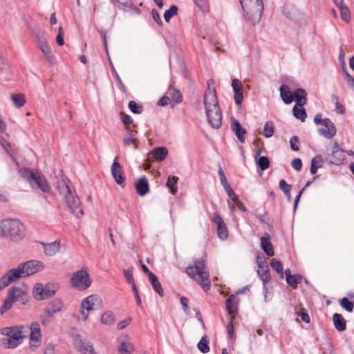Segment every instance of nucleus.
Here are the masks:
<instances>
[{
	"mask_svg": "<svg viewBox=\"0 0 354 354\" xmlns=\"http://www.w3.org/2000/svg\"><path fill=\"white\" fill-rule=\"evenodd\" d=\"M59 192L63 196L64 201L67 207L77 217H81L84 214L83 209L81 208L80 200L75 191L65 183L62 182L59 184Z\"/></svg>",
	"mask_w": 354,
	"mask_h": 354,
	"instance_id": "7ed1b4c3",
	"label": "nucleus"
},
{
	"mask_svg": "<svg viewBox=\"0 0 354 354\" xmlns=\"http://www.w3.org/2000/svg\"><path fill=\"white\" fill-rule=\"evenodd\" d=\"M206 115L209 124L214 129H218L222 124V113L219 107L208 109Z\"/></svg>",
	"mask_w": 354,
	"mask_h": 354,
	"instance_id": "2eb2a0df",
	"label": "nucleus"
},
{
	"mask_svg": "<svg viewBox=\"0 0 354 354\" xmlns=\"http://www.w3.org/2000/svg\"><path fill=\"white\" fill-rule=\"evenodd\" d=\"M293 115L294 116L300 120L301 122H304L306 118V113L303 106H299L298 105H295L293 109Z\"/></svg>",
	"mask_w": 354,
	"mask_h": 354,
	"instance_id": "58836bf2",
	"label": "nucleus"
},
{
	"mask_svg": "<svg viewBox=\"0 0 354 354\" xmlns=\"http://www.w3.org/2000/svg\"><path fill=\"white\" fill-rule=\"evenodd\" d=\"M279 91L281 97L285 104H289L293 101V92L290 91L288 86H281Z\"/></svg>",
	"mask_w": 354,
	"mask_h": 354,
	"instance_id": "c85d7f7f",
	"label": "nucleus"
},
{
	"mask_svg": "<svg viewBox=\"0 0 354 354\" xmlns=\"http://www.w3.org/2000/svg\"><path fill=\"white\" fill-rule=\"evenodd\" d=\"M91 282L89 274L84 268L75 272L71 279V286L80 290H86L91 286Z\"/></svg>",
	"mask_w": 354,
	"mask_h": 354,
	"instance_id": "1a4fd4ad",
	"label": "nucleus"
},
{
	"mask_svg": "<svg viewBox=\"0 0 354 354\" xmlns=\"http://www.w3.org/2000/svg\"><path fill=\"white\" fill-rule=\"evenodd\" d=\"M124 275L127 281V282L131 284L135 282L133 277V268L125 269L123 270Z\"/></svg>",
	"mask_w": 354,
	"mask_h": 354,
	"instance_id": "13d9d810",
	"label": "nucleus"
},
{
	"mask_svg": "<svg viewBox=\"0 0 354 354\" xmlns=\"http://www.w3.org/2000/svg\"><path fill=\"white\" fill-rule=\"evenodd\" d=\"M178 7L175 5H172L169 10H167L164 13V18L166 22H169L171 18L177 15Z\"/></svg>",
	"mask_w": 354,
	"mask_h": 354,
	"instance_id": "de8ad7c7",
	"label": "nucleus"
},
{
	"mask_svg": "<svg viewBox=\"0 0 354 354\" xmlns=\"http://www.w3.org/2000/svg\"><path fill=\"white\" fill-rule=\"evenodd\" d=\"M323 165V158L322 156L317 155L311 160L310 164V173L311 174H315L318 169L321 168Z\"/></svg>",
	"mask_w": 354,
	"mask_h": 354,
	"instance_id": "c9c22d12",
	"label": "nucleus"
},
{
	"mask_svg": "<svg viewBox=\"0 0 354 354\" xmlns=\"http://www.w3.org/2000/svg\"><path fill=\"white\" fill-rule=\"evenodd\" d=\"M274 131V127L272 122H267L263 128V136L266 138H270L273 136Z\"/></svg>",
	"mask_w": 354,
	"mask_h": 354,
	"instance_id": "49530a36",
	"label": "nucleus"
},
{
	"mask_svg": "<svg viewBox=\"0 0 354 354\" xmlns=\"http://www.w3.org/2000/svg\"><path fill=\"white\" fill-rule=\"evenodd\" d=\"M270 239V234L268 232H265L261 238V248L267 255L272 257L274 255V252Z\"/></svg>",
	"mask_w": 354,
	"mask_h": 354,
	"instance_id": "4be33fe9",
	"label": "nucleus"
},
{
	"mask_svg": "<svg viewBox=\"0 0 354 354\" xmlns=\"http://www.w3.org/2000/svg\"><path fill=\"white\" fill-rule=\"evenodd\" d=\"M115 322V317L114 313L111 310H106L102 313L100 319V322L103 325L111 326Z\"/></svg>",
	"mask_w": 354,
	"mask_h": 354,
	"instance_id": "7c9ffc66",
	"label": "nucleus"
},
{
	"mask_svg": "<svg viewBox=\"0 0 354 354\" xmlns=\"http://www.w3.org/2000/svg\"><path fill=\"white\" fill-rule=\"evenodd\" d=\"M212 221L214 223H216L217 225V226L221 225L225 223L223 220V218H221V216L219 214H216V213H215V214H214L212 215Z\"/></svg>",
	"mask_w": 354,
	"mask_h": 354,
	"instance_id": "338daca9",
	"label": "nucleus"
},
{
	"mask_svg": "<svg viewBox=\"0 0 354 354\" xmlns=\"http://www.w3.org/2000/svg\"><path fill=\"white\" fill-rule=\"evenodd\" d=\"M248 6L246 8L242 6L245 19L253 25L259 23L264 9L263 0H261L260 2L256 1L250 3Z\"/></svg>",
	"mask_w": 354,
	"mask_h": 354,
	"instance_id": "6e6552de",
	"label": "nucleus"
},
{
	"mask_svg": "<svg viewBox=\"0 0 354 354\" xmlns=\"http://www.w3.org/2000/svg\"><path fill=\"white\" fill-rule=\"evenodd\" d=\"M314 122L317 125L322 124L323 126H327L330 129L327 133L326 131L318 129V133L320 136H322L327 139H331L336 135L337 129L335 124L328 118L323 119L321 113L315 115L314 118Z\"/></svg>",
	"mask_w": 354,
	"mask_h": 354,
	"instance_id": "9d476101",
	"label": "nucleus"
},
{
	"mask_svg": "<svg viewBox=\"0 0 354 354\" xmlns=\"http://www.w3.org/2000/svg\"><path fill=\"white\" fill-rule=\"evenodd\" d=\"M189 299L185 297H180V304L183 306V310L186 314L189 313V306H188Z\"/></svg>",
	"mask_w": 354,
	"mask_h": 354,
	"instance_id": "69168bd1",
	"label": "nucleus"
},
{
	"mask_svg": "<svg viewBox=\"0 0 354 354\" xmlns=\"http://www.w3.org/2000/svg\"><path fill=\"white\" fill-rule=\"evenodd\" d=\"M101 304L102 299L97 295H91L86 297L81 302L78 319L86 322L88 319L90 312L100 306Z\"/></svg>",
	"mask_w": 354,
	"mask_h": 354,
	"instance_id": "0eeeda50",
	"label": "nucleus"
},
{
	"mask_svg": "<svg viewBox=\"0 0 354 354\" xmlns=\"http://www.w3.org/2000/svg\"><path fill=\"white\" fill-rule=\"evenodd\" d=\"M338 8L340 11L342 19L346 23H349L351 21V12L348 8L344 4Z\"/></svg>",
	"mask_w": 354,
	"mask_h": 354,
	"instance_id": "79ce46f5",
	"label": "nucleus"
},
{
	"mask_svg": "<svg viewBox=\"0 0 354 354\" xmlns=\"http://www.w3.org/2000/svg\"><path fill=\"white\" fill-rule=\"evenodd\" d=\"M340 305L342 308H344L346 310L351 313L353 311V304L348 300V298L344 297L342 299L340 300Z\"/></svg>",
	"mask_w": 354,
	"mask_h": 354,
	"instance_id": "864d4df0",
	"label": "nucleus"
},
{
	"mask_svg": "<svg viewBox=\"0 0 354 354\" xmlns=\"http://www.w3.org/2000/svg\"><path fill=\"white\" fill-rule=\"evenodd\" d=\"M42 245L46 255L49 257L54 256L60 249V243L57 241L46 244L43 243Z\"/></svg>",
	"mask_w": 354,
	"mask_h": 354,
	"instance_id": "cd10ccee",
	"label": "nucleus"
},
{
	"mask_svg": "<svg viewBox=\"0 0 354 354\" xmlns=\"http://www.w3.org/2000/svg\"><path fill=\"white\" fill-rule=\"evenodd\" d=\"M262 149H259L255 155V158L257 161V166L263 171L267 169L270 167V161L266 156H260L257 158L258 156H260L261 153Z\"/></svg>",
	"mask_w": 354,
	"mask_h": 354,
	"instance_id": "c756f323",
	"label": "nucleus"
},
{
	"mask_svg": "<svg viewBox=\"0 0 354 354\" xmlns=\"http://www.w3.org/2000/svg\"><path fill=\"white\" fill-rule=\"evenodd\" d=\"M22 326H14L10 327H5L1 329V333L3 335L8 336L2 340L3 344L6 348H14L17 347L23 338Z\"/></svg>",
	"mask_w": 354,
	"mask_h": 354,
	"instance_id": "423d86ee",
	"label": "nucleus"
},
{
	"mask_svg": "<svg viewBox=\"0 0 354 354\" xmlns=\"http://www.w3.org/2000/svg\"><path fill=\"white\" fill-rule=\"evenodd\" d=\"M344 151H332L327 154L326 159L330 164L340 165L345 160Z\"/></svg>",
	"mask_w": 354,
	"mask_h": 354,
	"instance_id": "412c9836",
	"label": "nucleus"
},
{
	"mask_svg": "<svg viewBox=\"0 0 354 354\" xmlns=\"http://www.w3.org/2000/svg\"><path fill=\"white\" fill-rule=\"evenodd\" d=\"M344 74L348 85L351 88L354 90V77H352L346 71H344Z\"/></svg>",
	"mask_w": 354,
	"mask_h": 354,
	"instance_id": "774afa93",
	"label": "nucleus"
},
{
	"mask_svg": "<svg viewBox=\"0 0 354 354\" xmlns=\"http://www.w3.org/2000/svg\"><path fill=\"white\" fill-rule=\"evenodd\" d=\"M232 86L234 93V101L237 105H241L243 102V85L238 79H234L232 82Z\"/></svg>",
	"mask_w": 354,
	"mask_h": 354,
	"instance_id": "aec40b11",
	"label": "nucleus"
},
{
	"mask_svg": "<svg viewBox=\"0 0 354 354\" xmlns=\"http://www.w3.org/2000/svg\"><path fill=\"white\" fill-rule=\"evenodd\" d=\"M286 281L292 288H296L299 283L297 275H288L287 277Z\"/></svg>",
	"mask_w": 354,
	"mask_h": 354,
	"instance_id": "4d7b16f0",
	"label": "nucleus"
},
{
	"mask_svg": "<svg viewBox=\"0 0 354 354\" xmlns=\"http://www.w3.org/2000/svg\"><path fill=\"white\" fill-rule=\"evenodd\" d=\"M10 98L15 106L18 109L24 106L26 102L25 95L22 93H13Z\"/></svg>",
	"mask_w": 354,
	"mask_h": 354,
	"instance_id": "473e14b6",
	"label": "nucleus"
},
{
	"mask_svg": "<svg viewBox=\"0 0 354 354\" xmlns=\"http://www.w3.org/2000/svg\"><path fill=\"white\" fill-rule=\"evenodd\" d=\"M28 286L25 284L12 286L9 288L6 299L3 306L0 308V313L3 315L6 311L10 310L15 301H20L25 304L27 301Z\"/></svg>",
	"mask_w": 354,
	"mask_h": 354,
	"instance_id": "20e7f679",
	"label": "nucleus"
},
{
	"mask_svg": "<svg viewBox=\"0 0 354 354\" xmlns=\"http://www.w3.org/2000/svg\"><path fill=\"white\" fill-rule=\"evenodd\" d=\"M169 151L165 147H158L149 152V161H163L168 156Z\"/></svg>",
	"mask_w": 354,
	"mask_h": 354,
	"instance_id": "f3484780",
	"label": "nucleus"
},
{
	"mask_svg": "<svg viewBox=\"0 0 354 354\" xmlns=\"http://www.w3.org/2000/svg\"><path fill=\"white\" fill-rule=\"evenodd\" d=\"M135 348L132 343L125 341H121L118 346V351L120 354L131 353L133 352Z\"/></svg>",
	"mask_w": 354,
	"mask_h": 354,
	"instance_id": "e433bc0d",
	"label": "nucleus"
},
{
	"mask_svg": "<svg viewBox=\"0 0 354 354\" xmlns=\"http://www.w3.org/2000/svg\"><path fill=\"white\" fill-rule=\"evenodd\" d=\"M149 279L154 290L160 295L163 296L164 291L157 277L153 273H150Z\"/></svg>",
	"mask_w": 354,
	"mask_h": 354,
	"instance_id": "72a5a7b5",
	"label": "nucleus"
},
{
	"mask_svg": "<svg viewBox=\"0 0 354 354\" xmlns=\"http://www.w3.org/2000/svg\"><path fill=\"white\" fill-rule=\"evenodd\" d=\"M0 145L6 150V151L10 156L13 161H16L15 158L11 152V145L10 142L2 136H0Z\"/></svg>",
	"mask_w": 354,
	"mask_h": 354,
	"instance_id": "a18cd8bd",
	"label": "nucleus"
},
{
	"mask_svg": "<svg viewBox=\"0 0 354 354\" xmlns=\"http://www.w3.org/2000/svg\"><path fill=\"white\" fill-rule=\"evenodd\" d=\"M167 94L169 95L173 101L176 103L178 104L182 102L183 96L180 91L174 88H170L167 92Z\"/></svg>",
	"mask_w": 354,
	"mask_h": 354,
	"instance_id": "37998d69",
	"label": "nucleus"
},
{
	"mask_svg": "<svg viewBox=\"0 0 354 354\" xmlns=\"http://www.w3.org/2000/svg\"><path fill=\"white\" fill-rule=\"evenodd\" d=\"M127 131L129 133V137L124 138L123 139V142L125 145L129 146L134 142V139L133 137L134 134L136 133V131L134 129H129V131Z\"/></svg>",
	"mask_w": 354,
	"mask_h": 354,
	"instance_id": "052dcab7",
	"label": "nucleus"
},
{
	"mask_svg": "<svg viewBox=\"0 0 354 354\" xmlns=\"http://www.w3.org/2000/svg\"><path fill=\"white\" fill-rule=\"evenodd\" d=\"M290 145L292 150L298 151L299 149V139L297 136H292L290 140Z\"/></svg>",
	"mask_w": 354,
	"mask_h": 354,
	"instance_id": "680f3d73",
	"label": "nucleus"
},
{
	"mask_svg": "<svg viewBox=\"0 0 354 354\" xmlns=\"http://www.w3.org/2000/svg\"><path fill=\"white\" fill-rule=\"evenodd\" d=\"M41 334L39 324L34 322L30 326V347H38L41 343Z\"/></svg>",
	"mask_w": 354,
	"mask_h": 354,
	"instance_id": "6ab92c4d",
	"label": "nucleus"
},
{
	"mask_svg": "<svg viewBox=\"0 0 354 354\" xmlns=\"http://www.w3.org/2000/svg\"><path fill=\"white\" fill-rule=\"evenodd\" d=\"M0 227L3 236L12 241H19L25 236V227L18 219H4L1 221Z\"/></svg>",
	"mask_w": 354,
	"mask_h": 354,
	"instance_id": "f03ea898",
	"label": "nucleus"
},
{
	"mask_svg": "<svg viewBox=\"0 0 354 354\" xmlns=\"http://www.w3.org/2000/svg\"><path fill=\"white\" fill-rule=\"evenodd\" d=\"M334 325L339 331H344L346 329V321L342 315L335 313L333 316Z\"/></svg>",
	"mask_w": 354,
	"mask_h": 354,
	"instance_id": "f704fd0d",
	"label": "nucleus"
},
{
	"mask_svg": "<svg viewBox=\"0 0 354 354\" xmlns=\"http://www.w3.org/2000/svg\"><path fill=\"white\" fill-rule=\"evenodd\" d=\"M111 174L115 181L118 185H122L124 183V178L123 176L122 171L120 165L118 161L117 157L115 158L111 166Z\"/></svg>",
	"mask_w": 354,
	"mask_h": 354,
	"instance_id": "5701e85b",
	"label": "nucleus"
},
{
	"mask_svg": "<svg viewBox=\"0 0 354 354\" xmlns=\"http://www.w3.org/2000/svg\"><path fill=\"white\" fill-rule=\"evenodd\" d=\"M21 277L25 276L20 265L17 268L10 269L0 279V290Z\"/></svg>",
	"mask_w": 354,
	"mask_h": 354,
	"instance_id": "9b49d317",
	"label": "nucleus"
},
{
	"mask_svg": "<svg viewBox=\"0 0 354 354\" xmlns=\"http://www.w3.org/2000/svg\"><path fill=\"white\" fill-rule=\"evenodd\" d=\"M186 271L188 275L194 279L205 291L209 289L211 286L209 274L203 259L195 261L193 266L187 268Z\"/></svg>",
	"mask_w": 354,
	"mask_h": 354,
	"instance_id": "f257e3e1",
	"label": "nucleus"
},
{
	"mask_svg": "<svg viewBox=\"0 0 354 354\" xmlns=\"http://www.w3.org/2000/svg\"><path fill=\"white\" fill-rule=\"evenodd\" d=\"M64 30L62 26L59 28V32L56 37V41L59 46H63L64 44V40L63 37Z\"/></svg>",
	"mask_w": 354,
	"mask_h": 354,
	"instance_id": "e2e57ef3",
	"label": "nucleus"
},
{
	"mask_svg": "<svg viewBox=\"0 0 354 354\" xmlns=\"http://www.w3.org/2000/svg\"><path fill=\"white\" fill-rule=\"evenodd\" d=\"M36 41L37 47L44 53V57L48 61L53 60L55 57L51 53L50 47L44 33L37 34Z\"/></svg>",
	"mask_w": 354,
	"mask_h": 354,
	"instance_id": "4468645a",
	"label": "nucleus"
},
{
	"mask_svg": "<svg viewBox=\"0 0 354 354\" xmlns=\"http://www.w3.org/2000/svg\"><path fill=\"white\" fill-rule=\"evenodd\" d=\"M129 109L133 113L140 114L142 112V106L137 104L135 101H130L128 104Z\"/></svg>",
	"mask_w": 354,
	"mask_h": 354,
	"instance_id": "603ef678",
	"label": "nucleus"
},
{
	"mask_svg": "<svg viewBox=\"0 0 354 354\" xmlns=\"http://www.w3.org/2000/svg\"><path fill=\"white\" fill-rule=\"evenodd\" d=\"M231 128L236 136L238 140L241 142H244L245 140V136L246 131L242 127L241 123L238 120L233 119L231 122Z\"/></svg>",
	"mask_w": 354,
	"mask_h": 354,
	"instance_id": "b1692460",
	"label": "nucleus"
},
{
	"mask_svg": "<svg viewBox=\"0 0 354 354\" xmlns=\"http://www.w3.org/2000/svg\"><path fill=\"white\" fill-rule=\"evenodd\" d=\"M218 176H219V178H220V180H221V185H223V188L225 189H227V187H230V185H229L227 180V178L225 176V174H224V171L222 169L221 167H219L218 169Z\"/></svg>",
	"mask_w": 354,
	"mask_h": 354,
	"instance_id": "6e6d98bb",
	"label": "nucleus"
},
{
	"mask_svg": "<svg viewBox=\"0 0 354 354\" xmlns=\"http://www.w3.org/2000/svg\"><path fill=\"white\" fill-rule=\"evenodd\" d=\"M33 295L35 299L41 300L52 295L48 293L46 286L44 288L41 283H36L33 288Z\"/></svg>",
	"mask_w": 354,
	"mask_h": 354,
	"instance_id": "a878e982",
	"label": "nucleus"
},
{
	"mask_svg": "<svg viewBox=\"0 0 354 354\" xmlns=\"http://www.w3.org/2000/svg\"><path fill=\"white\" fill-rule=\"evenodd\" d=\"M279 188L285 194H288V192L291 191V185L288 184L283 179L279 181Z\"/></svg>",
	"mask_w": 354,
	"mask_h": 354,
	"instance_id": "bf43d9fd",
	"label": "nucleus"
},
{
	"mask_svg": "<svg viewBox=\"0 0 354 354\" xmlns=\"http://www.w3.org/2000/svg\"><path fill=\"white\" fill-rule=\"evenodd\" d=\"M63 308V303L60 299H55L52 301L48 307L46 308L52 313L55 314L59 312Z\"/></svg>",
	"mask_w": 354,
	"mask_h": 354,
	"instance_id": "ea45409f",
	"label": "nucleus"
},
{
	"mask_svg": "<svg viewBox=\"0 0 354 354\" xmlns=\"http://www.w3.org/2000/svg\"><path fill=\"white\" fill-rule=\"evenodd\" d=\"M217 233L218 237L222 240H226L228 237V230L226 225L224 223L217 226Z\"/></svg>",
	"mask_w": 354,
	"mask_h": 354,
	"instance_id": "3c124183",
	"label": "nucleus"
},
{
	"mask_svg": "<svg viewBox=\"0 0 354 354\" xmlns=\"http://www.w3.org/2000/svg\"><path fill=\"white\" fill-rule=\"evenodd\" d=\"M306 95V92L303 88L296 89L293 92V100L296 102V105L303 106L306 104L307 101Z\"/></svg>",
	"mask_w": 354,
	"mask_h": 354,
	"instance_id": "bb28decb",
	"label": "nucleus"
},
{
	"mask_svg": "<svg viewBox=\"0 0 354 354\" xmlns=\"http://www.w3.org/2000/svg\"><path fill=\"white\" fill-rule=\"evenodd\" d=\"M331 101L335 106V111L339 114H344L345 113V109L342 104L339 103V97L337 95L333 94L331 95Z\"/></svg>",
	"mask_w": 354,
	"mask_h": 354,
	"instance_id": "c03bdc74",
	"label": "nucleus"
},
{
	"mask_svg": "<svg viewBox=\"0 0 354 354\" xmlns=\"http://www.w3.org/2000/svg\"><path fill=\"white\" fill-rule=\"evenodd\" d=\"M122 121L124 123V124L126 126L127 131H129V129H132L130 127L131 124H133V120L132 118L124 113H122Z\"/></svg>",
	"mask_w": 354,
	"mask_h": 354,
	"instance_id": "5fc2aeb1",
	"label": "nucleus"
},
{
	"mask_svg": "<svg viewBox=\"0 0 354 354\" xmlns=\"http://www.w3.org/2000/svg\"><path fill=\"white\" fill-rule=\"evenodd\" d=\"M257 264L258 276L265 285L270 280L269 267L263 258H260L259 256L257 257Z\"/></svg>",
	"mask_w": 354,
	"mask_h": 354,
	"instance_id": "dca6fc26",
	"label": "nucleus"
},
{
	"mask_svg": "<svg viewBox=\"0 0 354 354\" xmlns=\"http://www.w3.org/2000/svg\"><path fill=\"white\" fill-rule=\"evenodd\" d=\"M178 178L174 176H169L167 178L166 185L169 189L170 192L172 194H175L178 191Z\"/></svg>",
	"mask_w": 354,
	"mask_h": 354,
	"instance_id": "4c0bfd02",
	"label": "nucleus"
},
{
	"mask_svg": "<svg viewBox=\"0 0 354 354\" xmlns=\"http://www.w3.org/2000/svg\"><path fill=\"white\" fill-rule=\"evenodd\" d=\"M136 189L141 196L146 195L149 192V186L146 177H142L136 182Z\"/></svg>",
	"mask_w": 354,
	"mask_h": 354,
	"instance_id": "393cba45",
	"label": "nucleus"
},
{
	"mask_svg": "<svg viewBox=\"0 0 354 354\" xmlns=\"http://www.w3.org/2000/svg\"><path fill=\"white\" fill-rule=\"evenodd\" d=\"M53 315V313L46 308L41 315V321L42 324L44 325L48 324L51 322Z\"/></svg>",
	"mask_w": 354,
	"mask_h": 354,
	"instance_id": "8fccbe9b",
	"label": "nucleus"
},
{
	"mask_svg": "<svg viewBox=\"0 0 354 354\" xmlns=\"http://www.w3.org/2000/svg\"><path fill=\"white\" fill-rule=\"evenodd\" d=\"M25 277L32 275L44 270V265L37 260H30L19 264Z\"/></svg>",
	"mask_w": 354,
	"mask_h": 354,
	"instance_id": "ddd939ff",
	"label": "nucleus"
},
{
	"mask_svg": "<svg viewBox=\"0 0 354 354\" xmlns=\"http://www.w3.org/2000/svg\"><path fill=\"white\" fill-rule=\"evenodd\" d=\"M75 345L82 354H97L93 344L86 339H82L80 335H77L75 339Z\"/></svg>",
	"mask_w": 354,
	"mask_h": 354,
	"instance_id": "a211bd4d",
	"label": "nucleus"
},
{
	"mask_svg": "<svg viewBox=\"0 0 354 354\" xmlns=\"http://www.w3.org/2000/svg\"><path fill=\"white\" fill-rule=\"evenodd\" d=\"M203 102L205 111L213 109H216V108L219 107L216 89L214 87H211L209 82L207 83V88L205 93Z\"/></svg>",
	"mask_w": 354,
	"mask_h": 354,
	"instance_id": "f8f14e48",
	"label": "nucleus"
},
{
	"mask_svg": "<svg viewBox=\"0 0 354 354\" xmlns=\"http://www.w3.org/2000/svg\"><path fill=\"white\" fill-rule=\"evenodd\" d=\"M292 167L297 171H300L302 167V162L300 158H295L291 162Z\"/></svg>",
	"mask_w": 354,
	"mask_h": 354,
	"instance_id": "0e129e2a",
	"label": "nucleus"
},
{
	"mask_svg": "<svg viewBox=\"0 0 354 354\" xmlns=\"http://www.w3.org/2000/svg\"><path fill=\"white\" fill-rule=\"evenodd\" d=\"M198 348L203 353H207L209 351V347L208 346V341L206 337H203L200 342L198 343Z\"/></svg>",
	"mask_w": 354,
	"mask_h": 354,
	"instance_id": "09e8293b",
	"label": "nucleus"
},
{
	"mask_svg": "<svg viewBox=\"0 0 354 354\" xmlns=\"http://www.w3.org/2000/svg\"><path fill=\"white\" fill-rule=\"evenodd\" d=\"M225 306L228 313L233 317L237 314V302L234 296L231 295L225 301Z\"/></svg>",
	"mask_w": 354,
	"mask_h": 354,
	"instance_id": "2f4dec72",
	"label": "nucleus"
},
{
	"mask_svg": "<svg viewBox=\"0 0 354 354\" xmlns=\"http://www.w3.org/2000/svg\"><path fill=\"white\" fill-rule=\"evenodd\" d=\"M271 268L274 270L281 278L283 277V269L281 261L277 259H272L270 262Z\"/></svg>",
	"mask_w": 354,
	"mask_h": 354,
	"instance_id": "a19ab883",
	"label": "nucleus"
},
{
	"mask_svg": "<svg viewBox=\"0 0 354 354\" xmlns=\"http://www.w3.org/2000/svg\"><path fill=\"white\" fill-rule=\"evenodd\" d=\"M19 173L22 178L29 183L32 188L39 189L46 193L50 192L51 188L46 179L37 169L22 168L19 169Z\"/></svg>",
	"mask_w": 354,
	"mask_h": 354,
	"instance_id": "39448f33",
	"label": "nucleus"
}]
</instances>
